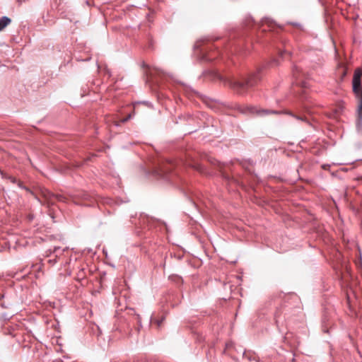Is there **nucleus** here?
Masks as SVG:
<instances>
[{"instance_id": "obj_10", "label": "nucleus", "mask_w": 362, "mask_h": 362, "mask_svg": "<svg viewBox=\"0 0 362 362\" xmlns=\"http://www.w3.org/2000/svg\"><path fill=\"white\" fill-rule=\"evenodd\" d=\"M192 168H194L195 170H198V171H202V167L200 164L197 163H194L193 164H189Z\"/></svg>"}, {"instance_id": "obj_1", "label": "nucleus", "mask_w": 362, "mask_h": 362, "mask_svg": "<svg viewBox=\"0 0 362 362\" xmlns=\"http://www.w3.org/2000/svg\"><path fill=\"white\" fill-rule=\"evenodd\" d=\"M263 67H259L257 70L250 74L247 77L242 80H230L229 81L230 87L238 94L245 95L249 88H252L262 78V71Z\"/></svg>"}, {"instance_id": "obj_7", "label": "nucleus", "mask_w": 362, "mask_h": 362, "mask_svg": "<svg viewBox=\"0 0 362 362\" xmlns=\"http://www.w3.org/2000/svg\"><path fill=\"white\" fill-rule=\"evenodd\" d=\"M286 114L291 115V117L296 118L298 120L304 122L308 125H310V126L312 125L311 122L308 120V119L305 116L297 115H295V114L292 113L291 112H286Z\"/></svg>"}, {"instance_id": "obj_8", "label": "nucleus", "mask_w": 362, "mask_h": 362, "mask_svg": "<svg viewBox=\"0 0 362 362\" xmlns=\"http://www.w3.org/2000/svg\"><path fill=\"white\" fill-rule=\"evenodd\" d=\"M11 22V18L7 16L0 18V31L6 28Z\"/></svg>"}, {"instance_id": "obj_15", "label": "nucleus", "mask_w": 362, "mask_h": 362, "mask_svg": "<svg viewBox=\"0 0 362 362\" xmlns=\"http://www.w3.org/2000/svg\"><path fill=\"white\" fill-rule=\"evenodd\" d=\"M58 199H59V200H62V196H59V197H58Z\"/></svg>"}, {"instance_id": "obj_14", "label": "nucleus", "mask_w": 362, "mask_h": 362, "mask_svg": "<svg viewBox=\"0 0 362 362\" xmlns=\"http://www.w3.org/2000/svg\"><path fill=\"white\" fill-rule=\"evenodd\" d=\"M162 320H161L160 321H158V326H160V324H161V322H162Z\"/></svg>"}, {"instance_id": "obj_12", "label": "nucleus", "mask_w": 362, "mask_h": 362, "mask_svg": "<svg viewBox=\"0 0 362 362\" xmlns=\"http://www.w3.org/2000/svg\"><path fill=\"white\" fill-rule=\"evenodd\" d=\"M291 24L295 25V26H300V25L299 23H292Z\"/></svg>"}, {"instance_id": "obj_9", "label": "nucleus", "mask_w": 362, "mask_h": 362, "mask_svg": "<svg viewBox=\"0 0 362 362\" xmlns=\"http://www.w3.org/2000/svg\"><path fill=\"white\" fill-rule=\"evenodd\" d=\"M243 357L250 361H255V362H259V361L257 360L256 356L250 353L244 352Z\"/></svg>"}, {"instance_id": "obj_4", "label": "nucleus", "mask_w": 362, "mask_h": 362, "mask_svg": "<svg viewBox=\"0 0 362 362\" xmlns=\"http://www.w3.org/2000/svg\"><path fill=\"white\" fill-rule=\"evenodd\" d=\"M204 42L205 40H200L197 41L195 43L194 48L202 55V59L206 61H211L214 58L209 55L208 51L211 50L212 47L209 45H205Z\"/></svg>"}, {"instance_id": "obj_11", "label": "nucleus", "mask_w": 362, "mask_h": 362, "mask_svg": "<svg viewBox=\"0 0 362 362\" xmlns=\"http://www.w3.org/2000/svg\"><path fill=\"white\" fill-rule=\"evenodd\" d=\"M298 71L299 70H298V68L297 66H293L292 72H293V75L294 77H296V78L298 77Z\"/></svg>"}, {"instance_id": "obj_3", "label": "nucleus", "mask_w": 362, "mask_h": 362, "mask_svg": "<svg viewBox=\"0 0 362 362\" xmlns=\"http://www.w3.org/2000/svg\"><path fill=\"white\" fill-rule=\"evenodd\" d=\"M240 112L245 115H256L259 117H264L270 114L278 115L280 112L276 110L267 109H261L252 105H239L238 107Z\"/></svg>"}, {"instance_id": "obj_6", "label": "nucleus", "mask_w": 362, "mask_h": 362, "mask_svg": "<svg viewBox=\"0 0 362 362\" xmlns=\"http://www.w3.org/2000/svg\"><path fill=\"white\" fill-rule=\"evenodd\" d=\"M1 175H2L3 178L8 180L11 182H12L13 184H17L20 188L24 189L26 191L30 192V189L28 188H27L26 187L23 186V183L17 180L16 177H14L11 175H7V174H4L3 173H1Z\"/></svg>"}, {"instance_id": "obj_5", "label": "nucleus", "mask_w": 362, "mask_h": 362, "mask_svg": "<svg viewBox=\"0 0 362 362\" xmlns=\"http://www.w3.org/2000/svg\"><path fill=\"white\" fill-rule=\"evenodd\" d=\"M66 249H62L60 247H54L53 250H49L46 252L47 255L51 254H55V258L49 259V262L51 264H54L57 262V257H58V254L63 252Z\"/></svg>"}, {"instance_id": "obj_13", "label": "nucleus", "mask_w": 362, "mask_h": 362, "mask_svg": "<svg viewBox=\"0 0 362 362\" xmlns=\"http://www.w3.org/2000/svg\"><path fill=\"white\" fill-rule=\"evenodd\" d=\"M128 119H129V117H127V118L124 119L122 120V122H127V121L128 120Z\"/></svg>"}, {"instance_id": "obj_2", "label": "nucleus", "mask_w": 362, "mask_h": 362, "mask_svg": "<svg viewBox=\"0 0 362 362\" xmlns=\"http://www.w3.org/2000/svg\"><path fill=\"white\" fill-rule=\"evenodd\" d=\"M353 91L356 95V98L360 99V103L358 107V127L361 124L362 122V71L360 69L355 71L353 81Z\"/></svg>"}]
</instances>
